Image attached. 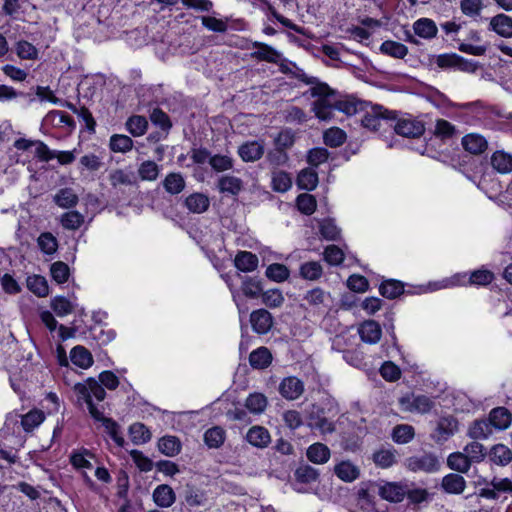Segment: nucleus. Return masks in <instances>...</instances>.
Wrapping results in <instances>:
<instances>
[{
    "label": "nucleus",
    "instance_id": "nucleus-53",
    "mask_svg": "<svg viewBox=\"0 0 512 512\" xmlns=\"http://www.w3.org/2000/svg\"><path fill=\"white\" fill-rule=\"evenodd\" d=\"M245 407L254 414H261L267 407V398L262 393H252L247 397Z\"/></svg>",
    "mask_w": 512,
    "mask_h": 512
},
{
    "label": "nucleus",
    "instance_id": "nucleus-49",
    "mask_svg": "<svg viewBox=\"0 0 512 512\" xmlns=\"http://www.w3.org/2000/svg\"><path fill=\"white\" fill-rule=\"evenodd\" d=\"M373 462L381 468H389L396 463V451L394 449H380L373 453Z\"/></svg>",
    "mask_w": 512,
    "mask_h": 512
},
{
    "label": "nucleus",
    "instance_id": "nucleus-2",
    "mask_svg": "<svg viewBox=\"0 0 512 512\" xmlns=\"http://www.w3.org/2000/svg\"><path fill=\"white\" fill-rule=\"evenodd\" d=\"M328 404L327 410L317 404H312L307 413L308 426L322 434L335 431V423L331 417L336 416L340 411L335 399L329 400Z\"/></svg>",
    "mask_w": 512,
    "mask_h": 512
},
{
    "label": "nucleus",
    "instance_id": "nucleus-10",
    "mask_svg": "<svg viewBox=\"0 0 512 512\" xmlns=\"http://www.w3.org/2000/svg\"><path fill=\"white\" fill-rule=\"evenodd\" d=\"M252 329L257 334L268 333L273 326V316L266 309L254 310L250 315Z\"/></svg>",
    "mask_w": 512,
    "mask_h": 512
},
{
    "label": "nucleus",
    "instance_id": "nucleus-51",
    "mask_svg": "<svg viewBox=\"0 0 512 512\" xmlns=\"http://www.w3.org/2000/svg\"><path fill=\"white\" fill-rule=\"evenodd\" d=\"M265 275L268 279L281 283L289 278L290 271L284 264L273 263L267 267Z\"/></svg>",
    "mask_w": 512,
    "mask_h": 512
},
{
    "label": "nucleus",
    "instance_id": "nucleus-34",
    "mask_svg": "<svg viewBox=\"0 0 512 512\" xmlns=\"http://www.w3.org/2000/svg\"><path fill=\"white\" fill-rule=\"evenodd\" d=\"M243 187L242 180L235 176H222L217 183V188L221 193L237 195Z\"/></svg>",
    "mask_w": 512,
    "mask_h": 512
},
{
    "label": "nucleus",
    "instance_id": "nucleus-40",
    "mask_svg": "<svg viewBox=\"0 0 512 512\" xmlns=\"http://www.w3.org/2000/svg\"><path fill=\"white\" fill-rule=\"evenodd\" d=\"M125 125L126 129L132 136L139 137L146 133L148 121L144 116L133 115L127 119Z\"/></svg>",
    "mask_w": 512,
    "mask_h": 512
},
{
    "label": "nucleus",
    "instance_id": "nucleus-6",
    "mask_svg": "<svg viewBox=\"0 0 512 512\" xmlns=\"http://www.w3.org/2000/svg\"><path fill=\"white\" fill-rule=\"evenodd\" d=\"M400 408L404 412L429 413L435 406L432 398L426 395L410 394L399 399Z\"/></svg>",
    "mask_w": 512,
    "mask_h": 512
},
{
    "label": "nucleus",
    "instance_id": "nucleus-62",
    "mask_svg": "<svg viewBox=\"0 0 512 512\" xmlns=\"http://www.w3.org/2000/svg\"><path fill=\"white\" fill-rule=\"evenodd\" d=\"M110 184L116 188L120 185L130 186L135 183L132 173H128L122 169H115L109 174Z\"/></svg>",
    "mask_w": 512,
    "mask_h": 512
},
{
    "label": "nucleus",
    "instance_id": "nucleus-46",
    "mask_svg": "<svg viewBox=\"0 0 512 512\" xmlns=\"http://www.w3.org/2000/svg\"><path fill=\"white\" fill-rule=\"evenodd\" d=\"M490 458L493 463L505 466L512 461V452L507 446L497 444L492 447Z\"/></svg>",
    "mask_w": 512,
    "mask_h": 512
},
{
    "label": "nucleus",
    "instance_id": "nucleus-11",
    "mask_svg": "<svg viewBox=\"0 0 512 512\" xmlns=\"http://www.w3.org/2000/svg\"><path fill=\"white\" fill-rule=\"evenodd\" d=\"M488 29L503 38H512V17L499 13L490 19Z\"/></svg>",
    "mask_w": 512,
    "mask_h": 512
},
{
    "label": "nucleus",
    "instance_id": "nucleus-30",
    "mask_svg": "<svg viewBox=\"0 0 512 512\" xmlns=\"http://www.w3.org/2000/svg\"><path fill=\"white\" fill-rule=\"evenodd\" d=\"M70 359L76 366L87 369L93 365V357L88 349L84 346H75L70 351Z\"/></svg>",
    "mask_w": 512,
    "mask_h": 512
},
{
    "label": "nucleus",
    "instance_id": "nucleus-47",
    "mask_svg": "<svg viewBox=\"0 0 512 512\" xmlns=\"http://www.w3.org/2000/svg\"><path fill=\"white\" fill-rule=\"evenodd\" d=\"M158 448L166 456L173 457L181 450V443L175 436H165L159 440Z\"/></svg>",
    "mask_w": 512,
    "mask_h": 512
},
{
    "label": "nucleus",
    "instance_id": "nucleus-3",
    "mask_svg": "<svg viewBox=\"0 0 512 512\" xmlns=\"http://www.w3.org/2000/svg\"><path fill=\"white\" fill-rule=\"evenodd\" d=\"M74 391L78 396V400H83L86 403L91 417L99 418L102 411L93 403L92 397H95L98 401L105 399L106 391L100 382L96 381L94 378H88L85 383L75 384Z\"/></svg>",
    "mask_w": 512,
    "mask_h": 512
},
{
    "label": "nucleus",
    "instance_id": "nucleus-18",
    "mask_svg": "<svg viewBox=\"0 0 512 512\" xmlns=\"http://www.w3.org/2000/svg\"><path fill=\"white\" fill-rule=\"evenodd\" d=\"M494 430L507 429L512 421V414L506 407L493 408L488 416Z\"/></svg>",
    "mask_w": 512,
    "mask_h": 512
},
{
    "label": "nucleus",
    "instance_id": "nucleus-25",
    "mask_svg": "<svg viewBox=\"0 0 512 512\" xmlns=\"http://www.w3.org/2000/svg\"><path fill=\"white\" fill-rule=\"evenodd\" d=\"M259 259L257 255L249 251H240L237 253L234 264L241 272H252L258 267Z\"/></svg>",
    "mask_w": 512,
    "mask_h": 512
},
{
    "label": "nucleus",
    "instance_id": "nucleus-1",
    "mask_svg": "<svg viewBox=\"0 0 512 512\" xmlns=\"http://www.w3.org/2000/svg\"><path fill=\"white\" fill-rule=\"evenodd\" d=\"M310 95L316 100L312 103V111L319 120H330L337 106V92L331 89L326 83L312 86L303 95Z\"/></svg>",
    "mask_w": 512,
    "mask_h": 512
},
{
    "label": "nucleus",
    "instance_id": "nucleus-41",
    "mask_svg": "<svg viewBox=\"0 0 512 512\" xmlns=\"http://www.w3.org/2000/svg\"><path fill=\"white\" fill-rule=\"evenodd\" d=\"M226 439V432L220 426H214L204 433V442L209 448H219Z\"/></svg>",
    "mask_w": 512,
    "mask_h": 512
},
{
    "label": "nucleus",
    "instance_id": "nucleus-28",
    "mask_svg": "<svg viewBox=\"0 0 512 512\" xmlns=\"http://www.w3.org/2000/svg\"><path fill=\"white\" fill-rule=\"evenodd\" d=\"M306 456L314 464H324L330 459V449L325 444L314 443L308 447Z\"/></svg>",
    "mask_w": 512,
    "mask_h": 512
},
{
    "label": "nucleus",
    "instance_id": "nucleus-22",
    "mask_svg": "<svg viewBox=\"0 0 512 512\" xmlns=\"http://www.w3.org/2000/svg\"><path fill=\"white\" fill-rule=\"evenodd\" d=\"M441 487L448 494L458 495L464 492L466 480L460 474L449 473L443 477Z\"/></svg>",
    "mask_w": 512,
    "mask_h": 512
},
{
    "label": "nucleus",
    "instance_id": "nucleus-5",
    "mask_svg": "<svg viewBox=\"0 0 512 512\" xmlns=\"http://www.w3.org/2000/svg\"><path fill=\"white\" fill-rule=\"evenodd\" d=\"M396 119V112L389 111L382 106H373L370 111H367L361 119V124L364 128L371 131H378L382 123H389Z\"/></svg>",
    "mask_w": 512,
    "mask_h": 512
},
{
    "label": "nucleus",
    "instance_id": "nucleus-43",
    "mask_svg": "<svg viewBox=\"0 0 512 512\" xmlns=\"http://www.w3.org/2000/svg\"><path fill=\"white\" fill-rule=\"evenodd\" d=\"M380 51L397 59H403L408 54V48L404 44L392 40L384 41L380 46Z\"/></svg>",
    "mask_w": 512,
    "mask_h": 512
},
{
    "label": "nucleus",
    "instance_id": "nucleus-29",
    "mask_svg": "<svg viewBox=\"0 0 512 512\" xmlns=\"http://www.w3.org/2000/svg\"><path fill=\"white\" fill-rule=\"evenodd\" d=\"M334 473L345 482H352L360 475L359 468L350 461H342L335 465Z\"/></svg>",
    "mask_w": 512,
    "mask_h": 512
},
{
    "label": "nucleus",
    "instance_id": "nucleus-64",
    "mask_svg": "<svg viewBox=\"0 0 512 512\" xmlns=\"http://www.w3.org/2000/svg\"><path fill=\"white\" fill-rule=\"evenodd\" d=\"M16 54L19 58L25 60H36L38 58L37 48L25 40L16 43Z\"/></svg>",
    "mask_w": 512,
    "mask_h": 512
},
{
    "label": "nucleus",
    "instance_id": "nucleus-8",
    "mask_svg": "<svg viewBox=\"0 0 512 512\" xmlns=\"http://www.w3.org/2000/svg\"><path fill=\"white\" fill-rule=\"evenodd\" d=\"M458 430V421L453 416H443L437 421L432 439L437 443H443L453 436Z\"/></svg>",
    "mask_w": 512,
    "mask_h": 512
},
{
    "label": "nucleus",
    "instance_id": "nucleus-61",
    "mask_svg": "<svg viewBox=\"0 0 512 512\" xmlns=\"http://www.w3.org/2000/svg\"><path fill=\"white\" fill-rule=\"evenodd\" d=\"M260 296L262 303L269 308H278L284 303V296L279 289L262 291Z\"/></svg>",
    "mask_w": 512,
    "mask_h": 512
},
{
    "label": "nucleus",
    "instance_id": "nucleus-57",
    "mask_svg": "<svg viewBox=\"0 0 512 512\" xmlns=\"http://www.w3.org/2000/svg\"><path fill=\"white\" fill-rule=\"evenodd\" d=\"M131 440L134 444H144L151 439V433L142 423H134L129 428Z\"/></svg>",
    "mask_w": 512,
    "mask_h": 512
},
{
    "label": "nucleus",
    "instance_id": "nucleus-54",
    "mask_svg": "<svg viewBox=\"0 0 512 512\" xmlns=\"http://www.w3.org/2000/svg\"><path fill=\"white\" fill-rule=\"evenodd\" d=\"M323 140L327 146L336 148L346 141V133L338 127H332L324 132Z\"/></svg>",
    "mask_w": 512,
    "mask_h": 512
},
{
    "label": "nucleus",
    "instance_id": "nucleus-21",
    "mask_svg": "<svg viewBox=\"0 0 512 512\" xmlns=\"http://www.w3.org/2000/svg\"><path fill=\"white\" fill-rule=\"evenodd\" d=\"M379 495L390 502H400L406 495V488L395 482H388L379 487Z\"/></svg>",
    "mask_w": 512,
    "mask_h": 512
},
{
    "label": "nucleus",
    "instance_id": "nucleus-44",
    "mask_svg": "<svg viewBox=\"0 0 512 512\" xmlns=\"http://www.w3.org/2000/svg\"><path fill=\"white\" fill-rule=\"evenodd\" d=\"M137 172L142 181H155L159 176L160 166L152 160H146L139 165Z\"/></svg>",
    "mask_w": 512,
    "mask_h": 512
},
{
    "label": "nucleus",
    "instance_id": "nucleus-12",
    "mask_svg": "<svg viewBox=\"0 0 512 512\" xmlns=\"http://www.w3.org/2000/svg\"><path fill=\"white\" fill-rule=\"evenodd\" d=\"M330 294L325 292L323 289L317 287L309 290L303 297V306L312 307L315 310L320 311L321 309L328 306Z\"/></svg>",
    "mask_w": 512,
    "mask_h": 512
},
{
    "label": "nucleus",
    "instance_id": "nucleus-59",
    "mask_svg": "<svg viewBox=\"0 0 512 512\" xmlns=\"http://www.w3.org/2000/svg\"><path fill=\"white\" fill-rule=\"evenodd\" d=\"M292 186V180L288 173L284 171H274L272 173V188L276 192H286Z\"/></svg>",
    "mask_w": 512,
    "mask_h": 512
},
{
    "label": "nucleus",
    "instance_id": "nucleus-27",
    "mask_svg": "<svg viewBox=\"0 0 512 512\" xmlns=\"http://www.w3.org/2000/svg\"><path fill=\"white\" fill-rule=\"evenodd\" d=\"M414 33L424 39L436 37L438 29L435 22L429 18H420L413 24Z\"/></svg>",
    "mask_w": 512,
    "mask_h": 512
},
{
    "label": "nucleus",
    "instance_id": "nucleus-39",
    "mask_svg": "<svg viewBox=\"0 0 512 512\" xmlns=\"http://www.w3.org/2000/svg\"><path fill=\"white\" fill-rule=\"evenodd\" d=\"M471 461L465 453L454 452L448 456L447 465L450 469L459 473H467L471 467Z\"/></svg>",
    "mask_w": 512,
    "mask_h": 512
},
{
    "label": "nucleus",
    "instance_id": "nucleus-42",
    "mask_svg": "<svg viewBox=\"0 0 512 512\" xmlns=\"http://www.w3.org/2000/svg\"><path fill=\"white\" fill-rule=\"evenodd\" d=\"M294 476L297 482L309 484L318 480L319 472L308 464H300L296 468Z\"/></svg>",
    "mask_w": 512,
    "mask_h": 512
},
{
    "label": "nucleus",
    "instance_id": "nucleus-17",
    "mask_svg": "<svg viewBox=\"0 0 512 512\" xmlns=\"http://www.w3.org/2000/svg\"><path fill=\"white\" fill-rule=\"evenodd\" d=\"M246 440L254 447L265 448L270 444L271 436L265 427L257 425L248 430Z\"/></svg>",
    "mask_w": 512,
    "mask_h": 512
},
{
    "label": "nucleus",
    "instance_id": "nucleus-13",
    "mask_svg": "<svg viewBox=\"0 0 512 512\" xmlns=\"http://www.w3.org/2000/svg\"><path fill=\"white\" fill-rule=\"evenodd\" d=\"M360 338L368 344H376L380 341L382 330L380 325L374 320L364 321L358 329Z\"/></svg>",
    "mask_w": 512,
    "mask_h": 512
},
{
    "label": "nucleus",
    "instance_id": "nucleus-60",
    "mask_svg": "<svg viewBox=\"0 0 512 512\" xmlns=\"http://www.w3.org/2000/svg\"><path fill=\"white\" fill-rule=\"evenodd\" d=\"M60 222L65 229L77 230L84 222V216L78 211H69L61 216Z\"/></svg>",
    "mask_w": 512,
    "mask_h": 512
},
{
    "label": "nucleus",
    "instance_id": "nucleus-52",
    "mask_svg": "<svg viewBox=\"0 0 512 512\" xmlns=\"http://www.w3.org/2000/svg\"><path fill=\"white\" fill-rule=\"evenodd\" d=\"M319 232L321 236L329 241H336L340 237L341 230L335 224L333 219H323L319 223Z\"/></svg>",
    "mask_w": 512,
    "mask_h": 512
},
{
    "label": "nucleus",
    "instance_id": "nucleus-63",
    "mask_svg": "<svg viewBox=\"0 0 512 512\" xmlns=\"http://www.w3.org/2000/svg\"><path fill=\"white\" fill-rule=\"evenodd\" d=\"M45 419L44 414L38 410H32L21 419V425L26 432L32 431Z\"/></svg>",
    "mask_w": 512,
    "mask_h": 512
},
{
    "label": "nucleus",
    "instance_id": "nucleus-9",
    "mask_svg": "<svg viewBox=\"0 0 512 512\" xmlns=\"http://www.w3.org/2000/svg\"><path fill=\"white\" fill-rule=\"evenodd\" d=\"M278 390L283 398L296 400L304 392V383L295 376L285 377L280 382Z\"/></svg>",
    "mask_w": 512,
    "mask_h": 512
},
{
    "label": "nucleus",
    "instance_id": "nucleus-56",
    "mask_svg": "<svg viewBox=\"0 0 512 512\" xmlns=\"http://www.w3.org/2000/svg\"><path fill=\"white\" fill-rule=\"evenodd\" d=\"M37 244L40 250L47 255L54 254L58 248V241L50 232L41 233L37 239Z\"/></svg>",
    "mask_w": 512,
    "mask_h": 512
},
{
    "label": "nucleus",
    "instance_id": "nucleus-19",
    "mask_svg": "<svg viewBox=\"0 0 512 512\" xmlns=\"http://www.w3.org/2000/svg\"><path fill=\"white\" fill-rule=\"evenodd\" d=\"M238 154L245 162L257 161L264 154V145L258 141L246 142L239 147Z\"/></svg>",
    "mask_w": 512,
    "mask_h": 512
},
{
    "label": "nucleus",
    "instance_id": "nucleus-20",
    "mask_svg": "<svg viewBox=\"0 0 512 512\" xmlns=\"http://www.w3.org/2000/svg\"><path fill=\"white\" fill-rule=\"evenodd\" d=\"M253 46L256 47L257 50L251 53L252 58L274 64H277L282 58L280 52L267 44L254 42Z\"/></svg>",
    "mask_w": 512,
    "mask_h": 512
},
{
    "label": "nucleus",
    "instance_id": "nucleus-58",
    "mask_svg": "<svg viewBox=\"0 0 512 512\" xmlns=\"http://www.w3.org/2000/svg\"><path fill=\"white\" fill-rule=\"evenodd\" d=\"M484 8L483 0H461L460 10L461 12L470 18H477L481 15Z\"/></svg>",
    "mask_w": 512,
    "mask_h": 512
},
{
    "label": "nucleus",
    "instance_id": "nucleus-31",
    "mask_svg": "<svg viewBox=\"0 0 512 512\" xmlns=\"http://www.w3.org/2000/svg\"><path fill=\"white\" fill-rule=\"evenodd\" d=\"M491 165L499 173H510L512 171V155L501 150L495 151L491 156Z\"/></svg>",
    "mask_w": 512,
    "mask_h": 512
},
{
    "label": "nucleus",
    "instance_id": "nucleus-37",
    "mask_svg": "<svg viewBox=\"0 0 512 512\" xmlns=\"http://www.w3.org/2000/svg\"><path fill=\"white\" fill-rule=\"evenodd\" d=\"M133 140L124 134H113L109 140V148L114 153H127L133 148Z\"/></svg>",
    "mask_w": 512,
    "mask_h": 512
},
{
    "label": "nucleus",
    "instance_id": "nucleus-45",
    "mask_svg": "<svg viewBox=\"0 0 512 512\" xmlns=\"http://www.w3.org/2000/svg\"><path fill=\"white\" fill-rule=\"evenodd\" d=\"M380 294L388 299H394L404 292V285L397 280H386L379 287Z\"/></svg>",
    "mask_w": 512,
    "mask_h": 512
},
{
    "label": "nucleus",
    "instance_id": "nucleus-15",
    "mask_svg": "<svg viewBox=\"0 0 512 512\" xmlns=\"http://www.w3.org/2000/svg\"><path fill=\"white\" fill-rule=\"evenodd\" d=\"M184 206L191 213L201 214L208 210L210 200L205 194L195 192L185 198Z\"/></svg>",
    "mask_w": 512,
    "mask_h": 512
},
{
    "label": "nucleus",
    "instance_id": "nucleus-24",
    "mask_svg": "<svg viewBox=\"0 0 512 512\" xmlns=\"http://www.w3.org/2000/svg\"><path fill=\"white\" fill-rule=\"evenodd\" d=\"M162 185L170 195H178L185 189L186 182L180 172H171L165 176Z\"/></svg>",
    "mask_w": 512,
    "mask_h": 512
},
{
    "label": "nucleus",
    "instance_id": "nucleus-38",
    "mask_svg": "<svg viewBox=\"0 0 512 512\" xmlns=\"http://www.w3.org/2000/svg\"><path fill=\"white\" fill-rule=\"evenodd\" d=\"M300 276L309 281H316L323 275V267L317 261H308L300 265Z\"/></svg>",
    "mask_w": 512,
    "mask_h": 512
},
{
    "label": "nucleus",
    "instance_id": "nucleus-23",
    "mask_svg": "<svg viewBox=\"0 0 512 512\" xmlns=\"http://www.w3.org/2000/svg\"><path fill=\"white\" fill-rule=\"evenodd\" d=\"M463 148L471 154H482L488 147L487 140L479 134H468L462 138Z\"/></svg>",
    "mask_w": 512,
    "mask_h": 512
},
{
    "label": "nucleus",
    "instance_id": "nucleus-32",
    "mask_svg": "<svg viewBox=\"0 0 512 512\" xmlns=\"http://www.w3.org/2000/svg\"><path fill=\"white\" fill-rule=\"evenodd\" d=\"M94 419L102 423L106 432L119 447L124 446L125 440L120 433V426L115 420H113L112 418L105 417L103 415V412L101 413V416L99 418Z\"/></svg>",
    "mask_w": 512,
    "mask_h": 512
},
{
    "label": "nucleus",
    "instance_id": "nucleus-7",
    "mask_svg": "<svg viewBox=\"0 0 512 512\" xmlns=\"http://www.w3.org/2000/svg\"><path fill=\"white\" fill-rule=\"evenodd\" d=\"M407 467L413 472L423 471L433 473L439 470L440 462L432 453L411 456L407 459Z\"/></svg>",
    "mask_w": 512,
    "mask_h": 512
},
{
    "label": "nucleus",
    "instance_id": "nucleus-16",
    "mask_svg": "<svg viewBox=\"0 0 512 512\" xmlns=\"http://www.w3.org/2000/svg\"><path fill=\"white\" fill-rule=\"evenodd\" d=\"M273 356L267 347L261 346L249 355V364L253 369L263 370L272 363Z\"/></svg>",
    "mask_w": 512,
    "mask_h": 512
},
{
    "label": "nucleus",
    "instance_id": "nucleus-50",
    "mask_svg": "<svg viewBox=\"0 0 512 512\" xmlns=\"http://www.w3.org/2000/svg\"><path fill=\"white\" fill-rule=\"evenodd\" d=\"M336 110L351 116L363 110V102L357 101L354 98H341L337 95Z\"/></svg>",
    "mask_w": 512,
    "mask_h": 512
},
{
    "label": "nucleus",
    "instance_id": "nucleus-36",
    "mask_svg": "<svg viewBox=\"0 0 512 512\" xmlns=\"http://www.w3.org/2000/svg\"><path fill=\"white\" fill-rule=\"evenodd\" d=\"M184 500L189 507H198L206 503L207 497L203 490L188 484L184 490Z\"/></svg>",
    "mask_w": 512,
    "mask_h": 512
},
{
    "label": "nucleus",
    "instance_id": "nucleus-35",
    "mask_svg": "<svg viewBox=\"0 0 512 512\" xmlns=\"http://www.w3.org/2000/svg\"><path fill=\"white\" fill-rule=\"evenodd\" d=\"M297 185L302 190H314L318 185V173L314 168L303 169L298 174Z\"/></svg>",
    "mask_w": 512,
    "mask_h": 512
},
{
    "label": "nucleus",
    "instance_id": "nucleus-48",
    "mask_svg": "<svg viewBox=\"0 0 512 512\" xmlns=\"http://www.w3.org/2000/svg\"><path fill=\"white\" fill-rule=\"evenodd\" d=\"M391 436L394 442L406 444L414 438L415 430L411 425L400 424L393 428Z\"/></svg>",
    "mask_w": 512,
    "mask_h": 512
},
{
    "label": "nucleus",
    "instance_id": "nucleus-4",
    "mask_svg": "<svg viewBox=\"0 0 512 512\" xmlns=\"http://www.w3.org/2000/svg\"><path fill=\"white\" fill-rule=\"evenodd\" d=\"M394 124H390L393 127L397 135L407 138H419L425 132V124L423 121L414 118L411 115H405L403 117H397L393 121Z\"/></svg>",
    "mask_w": 512,
    "mask_h": 512
},
{
    "label": "nucleus",
    "instance_id": "nucleus-26",
    "mask_svg": "<svg viewBox=\"0 0 512 512\" xmlns=\"http://www.w3.org/2000/svg\"><path fill=\"white\" fill-rule=\"evenodd\" d=\"M493 432L494 428L489 418L478 419L469 427L468 436L472 439H487Z\"/></svg>",
    "mask_w": 512,
    "mask_h": 512
},
{
    "label": "nucleus",
    "instance_id": "nucleus-55",
    "mask_svg": "<svg viewBox=\"0 0 512 512\" xmlns=\"http://www.w3.org/2000/svg\"><path fill=\"white\" fill-rule=\"evenodd\" d=\"M27 287L31 292L39 297H45L49 293V287L46 279L39 275L28 277Z\"/></svg>",
    "mask_w": 512,
    "mask_h": 512
},
{
    "label": "nucleus",
    "instance_id": "nucleus-14",
    "mask_svg": "<svg viewBox=\"0 0 512 512\" xmlns=\"http://www.w3.org/2000/svg\"><path fill=\"white\" fill-rule=\"evenodd\" d=\"M153 501L158 507L169 508L176 501L174 490L167 484L158 485L152 494Z\"/></svg>",
    "mask_w": 512,
    "mask_h": 512
},
{
    "label": "nucleus",
    "instance_id": "nucleus-33",
    "mask_svg": "<svg viewBox=\"0 0 512 512\" xmlns=\"http://www.w3.org/2000/svg\"><path fill=\"white\" fill-rule=\"evenodd\" d=\"M53 201L61 208L69 209L77 205L78 195L71 188H62L54 196Z\"/></svg>",
    "mask_w": 512,
    "mask_h": 512
}]
</instances>
